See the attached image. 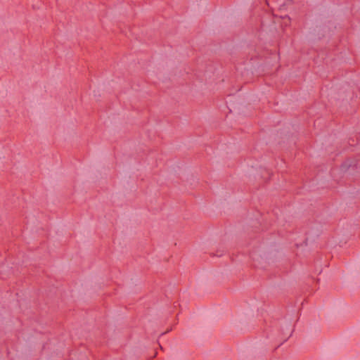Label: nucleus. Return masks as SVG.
<instances>
[{
  "label": "nucleus",
  "instance_id": "obj_1",
  "mask_svg": "<svg viewBox=\"0 0 360 360\" xmlns=\"http://www.w3.org/2000/svg\"><path fill=\"white\" fill-rule=\"evenodd\" d=\"M340 170L344 174H350L360 171V153L347 158L340 165Z\"/></svg>",
  "mask_w": 360,
  "mask_h": 360
},
{
  "label": "nucleus",
  "instance_id": "obj_2",
  "mask_svg": "<svg viewBox=\"0 0 360 360\" xmlns=\"http://www.w3.org/2000/svg\"><path fill=\"white\" fill-rule=\"evenodd\" d=\"M330 32L331 30L329 25L323 23L322 25L316 26L313 29L311 34L314 35V39L321 40L327 37H330Z\"/></svg>",
  "mask_w": 360,
  "mask_h": 360
},
{
  "label": "nucleus",
  "instance_id": "obj_3",
  "mask_svg": "<svg viewBox=\"0 0 360 360\" xmlns=\"http://www.w3.org/2000/svg\"><path fill=\"white\" fill-rule=\"evenodd\" d=\"M358 143V141L356 139H355L354 137H350L348 139V145L349 146H355L356 145H357Z\"/></svg>",
  "mask_w": 360,
  "mask_h": 360
},
{
  "label": "nucleus",
  "instance_id": "obj_4",
  "mask_svg": "<svg viewBox=\"0 0 360 360\" xmlns=\"http://www.w3.org/2000/svg\"><path fill=\"white\" fill-rule=\"evenodd\" d=\"M224 254V251H220V250H217L216 253H212V255L213 256H217V257H221V255H223Z\"/></svg>",
  "mask_w": 360,
  "mask_h": 360
},
{
  "label": "nucleus",
  "instance_id": "obj_5",
  "mask_svg": "<svg viewBox=\"0 0 360 360\" xmlns=\"http://www.w3.org/2000/svg\"><path fill=\"white\" fill-rule=\"evenodd\" d=\"M285 18H288V22H289V23H290V20H291L289 16H288V15H286V17H285Z\"/></svg>",
  "mask_w": 360,
  "mask_h": 360
},
{
  "label": "nucleus",
  "instance_id": "obj_6",
  "mask_svg": "<svg viewBox=\"0 0 360 360\" xmlns=\"http://www.w3.org/2000/svg\"><path fill=\"white\" fill-rule=\"evenodd\" d=\"M276 324V321H274L273 322L271 321V324Z\"/></svg>",
  "mask_w": 360,
  "mask_h": 360
}]
</instances>
